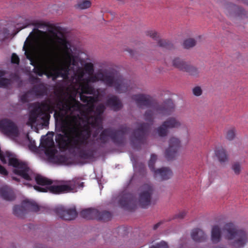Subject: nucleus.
Listing matches in <instances>:
<instances>
[{
    "label": "nucleus",
    "mask_w": 248,
    "mask_h": 248,
    "mask_svg": "<svg viewBox=\"0 0 248 248\" xmlns=\"http://www.w3.org/2000/svg\"><path fill=\"white\" fill-rule=\"evenodd\" d=\"M82 118L79 115L70 117L64 135L57 134L55 140L59 148L62 150H76L79 157L83 159H93L95 158L96 149L94 148L95 141L100 145L106 144L109 138L116 145H122L125 141V136L130 131V128L125 125L121 126L118 129L111 128L102 129L96 140L90 139L91 130L88 125H82Z\"/></svg>",
    "instance_id": "nucleus-1"
},
{
    "label": "nucleus",
    "mask_w": 248,
    "mask_h": 248,
    "mask_svg": "<svg viewBox=\"0 0 248 248\" xmlns=\"http://www.w3.org/2000/svg\"><path fill=\"white\" fill-rule=\"evenodd\" d=\"M132 99L139 108H152V109L147 110L144 114V120L149 123L139 124L138 127L133 133L131 140L132 146L138 150L141 144L146 143L147 136L154 124L155 118L170 115L174 110V105L171 99H168L161 105L153 106L151 97L144 94L133 95Z\"/></svg>",
    "instance_id": "nucleus-2"
},
{
    "label": "nucleus",
    "mask_w": 248,
    "mask_h": 248,
    "mask_svg": "<svg viewBox=\"0 0 248 248\" xmlns=\"http://www.w3.org/2000/svg\"><path fill=\"white\" fill-rule=\"evenodd\" d=\"M36 183L42 186H46L45 187L34 186V188L39 192H46L49 191L53 194L62 193L74 192L77 191V188L83 187L84 183L80 182L78 179L66 181L65 184L59 186H51L52 181L41 175L37 174L35 177Z\"/></svg>",
    "instance_id": "nucleus-3"
},
{
    "label": "nucleus",
    "mask_w": 248,
    "mask_h": 248,
    "mask_svg": "<svg viewBox=\"0 0 248 248\" xmlns=\"http://www.w3.org/2000/svg\"><path fill=\"white\" fill-rule=\"evenodd\" d=\"M224 237L232 240L231 245L235 248H243L248 242V233L243 229H238L232 222L226 223L223 228Z\"/></svg>",
    "instance_id": "nucleus-4"
},
{
    "label": "nucleus",
    "mask_w": 248,
    "mask_h": 248,
    "mask_svg": "<svg viewBox=\"0 0 248 248\" xmlns=\"http://www.w3.org/2000/svg\"><path fill=\"white\" fill-rule=\"evenodd\" d=\"M99 76L100 80L103 81L108 87H114L118 93H126L130 89L131 81L124 78L120 75L101 73Z\"/></svg>",
    "instance_id": "nucleus-5"
},
{
    "label": "nucleus",
    "mask_w": 248,
    "mask_h": 248,
    "mask_svg": "<svg viewBox=\"0 0 248 248\" xmlns=\"http://www.w3.org/2000/svg\"><path fill=\"white\" fill-rule=\"evenodd\" d=\"M25 54L27 58L30 60L31 64L34 66L33 72L37 75L42 77L43 75H52L53 61L49 54H47L41 61L36 62L31 56V52L25 50Z\"/></svg>",
    "instance_id": "nucleus-6"
},
{
    "label": "nucleus",
    "mask_w": 248,
    "mask_h": 248,
    "mask_svg": "<svg viewBox=\"0 0 248 248\" xmlns=\"http://www.w3.org/2000/svg\"><path fill=\"white\" fill-rule=\"evenodd\" d=\"M48 108L49 107L46 100L40 103H38L37 105L31 111L27 124L29 126H32L36 123L37 118L42 115H43L42 119L45 123L48 124L50 118Z\"/></svg>",
    "instance_id": "nucleus-7"
},
{
    "label": "nucleus",
    "mask_w": 248,
    "mask_h": 248,
    "mask_svg": "<svg viewBox=\"0 0 248 248\" xmlns=\"http://www.w3.org/2000/svg\"><path fill=\"white\" fill-rule=\"evenodd\" d=\"M49 107L48 112L52 113L55 109L62 110L63 111H71V100L64 101L60 96L56 99L50 98L46 99Z\"/></svg>",
    "instance_id": "nucleus-8"
},
{
    "label": "nucleus",
    "mask_w": 248,
    "mask_h": 248,
    "mask_svg": "<svg viewBox=\"0 0 248 248\" xmlns=\"http://www.w3.org/2000/svg\"><path fill=\"white\" fill-rule=\"evenodd\" d=\"M156 159V155L155 154H152L148 163L149 167L151 170L154 172L155 178H157L158 177L161 180L170 179L172 175V172L169 168L163 167L155 170V164Z\"/></svg>",
    "instance_id": "nucleus-9"
},
{
    "label": "nucleus",
    "mask_w": 248,
    "mask_h": 248,
    "mask_svg": "<svg viewBox=\"0 0 248 248\" xmlns=\"http://www.w3.org/2000/svg\"><path fill=\"white\" fill-rule=\"evenodd\" d=\"M58 40L57 42L59 46L57 47V50L63 54L65 58V61L64 64L70 67L71 65V44L65 37H60L57 35L56 33H54Z\"/></svg>",
    "instance_id": "nucleus-10"
},
{
    "label": "nucleus",
    "mask_w": 248,
    "mask_h": 248,
    "mask_svg": "<svg viewBox=\"0 0 248 248\" xmlns=\"http://www.w3.org/2000/svg\"><path fill=\"white\" fill-rule=\"evenodd\" d=\"M139 203L140 207L146 208L151 204V197L154 192L153 186L149 184H145L140 187Z\"/></svg>",
    "instance_id": "nucleus-11"
},
{
    "label": "nucleus",
    "mask_w": 248,
    "mask_h": 248,
    "mask_svg": "<svg viewBox=\"0 0 248 248\" xmlns=\"http://www.w3.org/2000/svg\"><path fill=\"white\" fill-rule=\"evenodd\" d=\"M105 109L104 105L100 104L98 105L95 110L96 114L93 116H89L88 115L85 116L87 124L86 125H91L93 128H97L98 129H102V120L101 117Z\"/></svg>",
    "instance_id": "nucleus-12"
},
{
    "label": "nucleus",
    "mask_w": 248,
    "mask_h": 248,
    "mask_svg": "<svg viewBox=\"0 0 248 248\" xmlns=\"http://www.w3.org/2000/svg\"><path fill=\"white\" fill-rule=\"evenodd\" d=\"M0 128L3 133L10 137H16L18 129L16 124L11 120L5 119L0 121Z\"/></svg>",
    "instance_id": "nucleus-13"
},
{
    "label": "nucleus",
    "mask_w": 248,
    "mask_h": 248,
    "mask_svg": "<svg viewBox=\"0 0 248 248\" xmlns=\"http://www.w3.org/2000/svg\"><path fill=\"white\" fill-rule=\"evenodd\" d=\"M54 211L61 218L66 220H73L78 215L75 207L67 208L61 205L56 207Z\"/></svg>",
    "instance_id": "nucleus-14"
},
{
    "label": "nucleus",
    "mask_w": 248,
    "mask_h": 248,
    "mask_svg": "<svg viewBox=\"0 0 248 248\" xmlns=\"http://www.w3.org/2000/svg\"><path fill=\"white\" fill-rule=\"evenodd\" d=\"M135 197L131 193L124 192L119 201L120 205L123 208L128 211H132L136 208Z\"/></svg>",
    "instance_id": "nucleus-15"
},
{
    "label": "nucleus",
    "mask_w": 248,
    "mask_h": 248,
    "mask_svg": "<svg viewBox=\"0 0 248 248\" xmlns=\"http://www.w3.org/2000/svg\"><path fill=\"white\" fill-rule=\"evenodd\" d=\"M180 146V140L175 138L170 140L169 147L165 151V157L168 160H170L176 156Z\"/></svg>",
    "instance_id": "nucleus-16"
},
{
    "label": "nucleus",
    "mask_w": 248,
    "mask_h": 248,
    "mask_svg": "<svg viewBox=\"0 0 248 248\" xmlns=\"http://www.w3.org/2000/svg\"><path fill=\"white\" fill-rule=\"evenodd\" d=\"M146 34L154 40L158 41V46L163 49L171 50L173 48V45L170 41L164 39L158 40L159 36L156 31H147Z\"/></svg>",
    "instance_id": "nucleus-17"
},
{
    "label": "nucleus",
    "mask_w": 248,
    "mask_h": 248,
    "mask_svg": "<svg viewBox=\"0 0 248 248\" xmlns=\"http://www.w3.org/2000/svg\"><path fill=\"white\" fill-rule=\"evenodd\" d=\"M30 91L35 97H40L46 95L47 89L44 83H41L33 86Z\"/></svg>",
    "instance_id": "nucleus-18"
},
{
    "label": "nucleus",
    "mask_w": 248,
    "mask_h": 248,
    "mask_svg": "<svg viewBox=\"0 0 248 248\" xmlns=\"http://www.w3.org/2000/svg\"><path fill=\"white\" fill-rule=\"evenodd\" d=\"M0 195L3 199L8 201H12L16 198L13 190L7 186L0 188Z\"/></svg>",
    "instance_id": "nucleus-19"
},
{
    "label": "nucleus",
    "mask_w": 248,
    "mask_h": 248,
    "mask_svg": "<svg viewBox=\"0 0 248 248\" xmlns=\"http://www.w3.org/2000/svg\"><path fill=\"white\" fill-rule=\"evenodd\" d=\"M106 105L114 111H118L123 107L121 100L115 95H112L107 99Z\"/></svg>",
    "instance_id": "nucleus-20"
},
{
    "label": "nucleus",
    "mask_w": 248,
    "mask_h": 248,
    "mask_svg": "<svg viewBox=\"0 0 248 248\" xmlns=\"http://www.w3.org/2000/svg\"><path fill=\"white\" fill-rule=\"evenodd\" d=\"M98 210L94 208H88L82 210L80 216L86 219H96L97 217Z\"/></svg>",
    "instance_id": "nucleus-21"
},
{
    "label": "nucleus",
    "mask_w": 248,
    "mask_h": 248,
    "mask_svg": "<svg viewBox=\"0 0 248 248\" xmlns=\"http://www.w3.org/2000/svg\"><path fill=\"white\" fill-rule=\"evenodd\" d=\"M191 236L194 241L198 242H203L206 238V236L204 232L199 228L194 229L192 231Z\"/></svg>",
    "instance_id": "nucleus-22"
},
{
    "label": "nucleus",
    "mask_w": 248,
    "mask_h": 248,
    "mask_svg": "<svg viewBox=\"0 0 248 248\" xmlns=\"http://www.w3.org/2000/svg\"><path fill=\"white\" fill-rule=\"evenodd\" d=\"M221 238V232L218 225H214L211 230V239L214 244L219 242Z\"/></svg>",
    "instance_id": "nucleus-23"
},
{
    "label": "nucleus",
    "mask_w": 248,
    "mask_h": 248,
    "mask_svg": "<svg viewBox=\"0 0 248 248\" xmlns=\"http://www.w3.org/2000/svg\"><path fill=\"white\" fill-rule=\"evenodd\" d=\"M228 8L230 14L234 16H245L246 14V11L242 7L235 4H230Z\"/></svg>",
    "instance_id": "nucleus-24"
},
{
    "label": "nucleus",
    "mask_w": 248,
    "mask_h": 248,
    "mask_svg": "<svg viewBox=\"0 0 248 248\" xmlns=\"http://www.w3.org/2000/svg\"><path fill=\"white\" fill-rule=\"evenodd\" d=\"M79 86L82 93L93 94L95 92L93 87L85 80L79 84Z\"/></svg>",
    "instance_id": "nucleus-25"
},
{
    "label": "nucleus",
    "mask_w": 248,
    "mask_h": 248,
    "mask_svg": "<svg viewBox=\"0 0 248 248\" xmlns=\"http://www.w3.org/2000/svg\"><path fill=\"white\" fill-rule=\"evenodd\" d=\"M27 209L25 205L23 204V201L21 205H15L13 208V214L19 217H23L27 213Z\"/></svg>",
    "instance_id": "nucleus-26"
},
{
    "label": "nucleus",
    "mask_w": 248,
    "mask_h": 248,
    "mask_svg": "<svg viewBox=\"0 0 248 248\" xmlns=\"http://www.w3.org/2000/svg\"><path fill=\"white\" fill-rule=\"evenodd\" d=\"M215 155L221 163L228 161V155L226 151L222 147L217 148L215 151Z\"/></svg>",
    "instance_id": "nucleus-27"
},
{
    "label": "nucleus",
    "mask_w": 248,
    "mask_h": 248,
    "mask_svg": "<svg viewBox=\"0 0 248 248\" xmlns=\"http://www.w3.org/2000/svg\"><path fill=\"white\" fill-rule=\"evenodd\" d=\"M84 94V93H82L81 92L80 93V99L83 102L91 105V106L89 108V110L90 111H93L94 109L93 104L95 102V98L92 96H87Z\"/></svg>",
    "instance_id": "nucleus-28"
},
{
    "label": "nucleus",
    "mask_w": 248,
    "mask_h": 248,
    "mask_svg": "<svg viewBox=\"0 0 248 248\" xmlns=\"http://www.w3.org/2000/svg\"><path fill=\"white\" fill-rule=\"evenodd\" d=\"M164 123L168 129L178 128L180 126L181 123L176 118L170 117L167 119Z\"/></svg>",
    "instance_id": "nucleus-29"
},
{
    "label": "nucleus",
    "mask_w": 248,
    "mask_h": 248,
    "mask_svg": "<svg viewBox=\"0 0 248 248\" xmlns=\"http://www.w3.org/2000/svg\"><path fill=\"white\" fill-rule=\"evenodd\" d=\"M187 64V62L178 57L175 58L172 60L173 66L182 71L184 70Z\"/></svg>",
    "instance_id": "nucleus-30"
},
{
    "label": "nucleus",
    "mask_w": 248,
    "mask_h": 248,
    "mask_svg": "<svg viewBox=\"0 0 248 248\" xmlns=\"http://www.w3.org/2000/svg\"><path fill=\"white\" fill-rule=\"evenodd\" d=\"M111 217L112 215L109 212L107 211L99 212L98 210L97 217H96V219L104 221H108L110 220Z\"/></svg>",
    "instance_id": "nucleus-31"
},
{
    "label": "nucleus",
    "mask_w": 248,
    "mask_h": 248,
    "mask_svg": "<svg viewBox=\"0 0 248 248\" xmlns=\"http://www.w3.org/2000/svg\"><path fill=\"white\" fill-rule=\"evenodd\" d=\"M91 6V2L89 0H78L75 5L77 9L84 10L89 8Z\"/></svg>",
    "instance_id": "nucleus-32"
},
{
    "label": "nucleus",
    "mask_w": 248,
    "mask_h": 248,
    "mask_svg": "<svg viewBox=\"0 0 248 248\" xmlns=\"http://www.w3.org/2000/svg\"><path fill=\"white\" fill-rule=\"evenodd\" d=\"M23 204L26 206L27 211L30 210L36 212L40 209L39 206L36 203L28 200L23 201Z\"/></svg>",
    "instance_id": "nucleus-33"
},
{
    "label": "nucleus",
    "mask_w": 248,
    "mask_h": 248,
    "mask_svg": "<svg viewBox=\"0 0 248 248\" xmlns=\"http://www.w3.org/2000/svg\"><path fill=\"white\" fill-rule=\"evenodd\" d=\"M70 70V67L63 63L59 69V74H61L62 77L66 79L68 78Z\"/></svg>",
    "instance_id": "nucleus-34"
},
{
    "label": "nucleus",
    "mask_w": 248,
    "mask_h": 248,
    "mask_svg": "<svg viewBox=\"0 0 248 248\" xmlns=\"http://www.w3.org/2000/svg\"><path fill=\"white\" fill-rule=\"evenodd\" d=\"M54 142L52 139L48 137L44 139H42L40 142V146L41 147L46 149L54 145Z\"/></svg>",
    "instance_id": "nucleus-35"
},
{
    "label": "nucleus",
    "mask_w": 248,
    "mask_h": 248,
    "mask_svg": "<svg viewBox=\"0 0 248 248\" xmlns=\"http://www.w3.org/2000/svg\"><path fill=\"white\" fill-rule=\"evenodd\" d=\"M183 71L188 73L191 76H197L199 74L198 69L196 67L189 64L188 63L186 65V67Z\"/></svg>",
    "instance_id": "nucleus-36"
},
{
    "label": "nucleus",
    "mask_w": 248,
    "mask_h": 248,
    "mask_svg": "<svg viewBox=\"0 0 248 248\" xmlns=\"http://www.w3.org/2000/svg\"><path fill=\"white\" fill-rule=\"evenodd\" d=\"M163 122L162 124L156 129V132L160 137H165L168 133V128Z\"/></svg>",
    "instance_id": "nucleus-37"
},
{
    "label": "nucleus",
    "mask_w": 248,
    "mask_h": 248,
    "mask_svg": "<svg viewBox=\"0 0 248 248\" xmlns=\"http://www.w3.org/2000/svg\"><path fill=\"white\" fill-rule=\"evenodd\" d=\"M81 104L76 99V96H71V111L73 110H78L80 109Z\"/></svg>",
    "instance_id": "nucleus-38"
},
{
    "label": "nucleus",
    "mask_w": 248,
    "mask_h": 248,
    "mask_svg": "<svg viewBox=\"0 0 248 248\" xmlns=\"http://www.w3.org/2000/svg\"><path fill=\"white\" fill-rule=\"evenodd\" d=\"M84 71L81 68L79 69L75 74V76L77 77V81L79 84H80L81 82L84 81L85 78H84Z\"/></svg>",
    "instance_id": "nucleus-39"
},
{
    "label": "nucleus",
    "mask_w": 248,
    "mask_h": 248,
    "mask_svg": "<svg viewBox=\"0 0 248 248\" xmlns=\"http://www.w3.org/2000/svg\"><path fill=\"white\" fill-rule=\"evenodd\" d=\"M196 45V41L193 38H189L184 41L183 46L185 48L188 49Z\"/></svg>",
    "instance_id": "nucleus-40"
},
{
    "label": "nucleus",
    "mask_w": 248,
    "mask_h": 248,
    "mask_svg": "<svg viewBox=\"0 0 248 248\" xmlns=\"http://www.w3.org/2000/svg\"><path fill=\"white\" fill-rule=\"evenodd\" d=\"M32 95L30 91H28L20 96V101L22 103H27L32 100L31 95Z\"/></svg>",
    "instance_id": "nucleus-41"
},
{
    "label": "nucleus",
    "mask_w": 248,
    "mask_h": 248,
    "mask_svg": "<svg viewBox=\"0 0 248 248\" xmlns=\"http://www.w3.org/2000/svg\"><path fill=\"white\" fill-rule=\"evenodd\" d=\"M241 164L239 162H234L232 166V169L236 175H239L241 171Z\"/></svg>",
    "instance_id": "nucleus-42"
},
{
    "label": "nucleus",
    "mask_w": 248,
    "mask_h": 248,
    "mask_svg": "<svg viewBox=\"0 0 248 248\" xmlns=\"http://www.w3.org/2000/svg\"><path fill=\"white\" fill-rule=\"evenodd\" d=\"M11 84V80L10 79L0 77V87L7 88L8 86Z\"/></svg>",
    "instance_id": "nucleus-43"
},
{
    "label": "nucleus",
    "mask_w": 248,
    "mask_h": 248,
    "mask_svg": "<svg viewBox=\"0 0 248 248\" xmlns=\"http://www.w3.org/2000/svg\"><path fill=\"white\" fill-rule=\"evenodd\" d=\"M45 150L46 154L49 156H53L57 153L54 145Z\"/></svg>",
    "instance_id": "nucleus-44"
},
{
    "label": "nucleus",
    "mask_w": 248,
    "mask_h": 248,
    "mask_svg": "<svg viewBox=\"0 0 248 248\" xmlns=\"http://www.w3.org/2000/svg\"><path fill=\"white\" fill-rule=\"evenodd\" d=\"M84 70L89 75L93 74L94 71L93 65L92 63H87L84 66Z\"/></svg>",
    "instance_id": "nucleus-45"
},
{
    "label": "nucleus",
    "mask_w": 248,
    "mask_h": 248,
    "mask_svg": "<svg viewBox=\"0 0 248 248\" xmlns=\"http://www.w3.org/2000/svg\"><path fill=\"white\" fill-rule=\"evenodd\" d=\"M235 130L234 128H232L229 130L226 134V138L230 140H232L235 137Z\"/></svg>",
    "instance_id": "nucleus-46"
},
{
    "label": "nucleus",
    "mask_w": 248,
    "mask_h": 248,
    "mask_svg": "<svg viewBox=\"0 0 248 248\" xmlns=\"http://www.w3.org/2000/svg\"><path fill=\"white\" fill-rule=\"evenodd\" d=\"M150 248H169L168 246L164 241H161L160 243L156 244L155 246H152Z\"/></svg>",
    "instance_id": "nucleus-47"
},
{
    "label": "nucleus",
    "mask_w": 248,
    "mask_h": 248,
    "mask_svg": "<svg viewBox=\"0 0 248 248\" xmlns=\"http://www.w3.org/2000/svg\"><path fill=\"white\" fill-rule=\"evenodd\" d=\"M11 62L17 64H18L19 63V58L18 56L15 53H13L12 55Z\"/></svg>",
    "instance_id": "nucleus-48"
},
{
    "label": "nucleus",
    "mask_w": 248,
    "mask_h": 248,
    "mask_svg": "<svg viewBox=\"0 0 248 248\" xmlns=\"http://www.w3.org/2000/svg\"><path fill=\"white\" fill-rule=\"evenodd\" d=\"M193 93L196 96H200L202 93V90L200 87H196L193 89Z\"/></svg>",
    "instance_id": "nucleus-49"
},
{
    "label": "nucleus",
    "mask_w": 248,
    "mask_h": 248,
    "mask_svg": "<svg viewBox=\"0 0 248 248\" xmlns=\"http://www.w3.org/2000/svg\"><path fill=\"white\" fill-rule=\"evenodd\" d=\"M186 212L183 210L176 214L174 216V218L183 219L186 217Z\"/></svg>",
    "instance_id": "nucleus-50"
},
{
    "label": "nucleus",
    "mask_w": 248,
    "mask_h": 248,
    "mask_svg": "<svg viewBox=\"0 0 248 248\" xmlns=\"http://www.w3.org/2000/svg\"><path fill=\"white\" fill-rule=\"evenodd\" d=\"M63 111L62 110H59V109H55L53 112H54V116L55 118L58 117L60 119H62L63 117V115L62 111Z\"/></svg>",
    "instance_id": "nucleus-51"
},
{
    "label": "nucleus",
    "mask_w": 248,
    "mask_h": 248,
    "mask_svg": "<svg viewBox=\"0 0 248 248\" xmlns=\"http://www.w3.org/2000/svg\"><path fill=\"white\" fill-rule=\"evenodd\" d=\"M84 80L89 83L90 82H95L98 80L97 77L95 76L85 78Z\"/></svg>",
    "instance_id": "nucleus-52"
},
{
    "label": "nucleus",
    "mask_w": 248,
    "mask_h": 248,
    "mask_svg": "<svg viewBox=\"0 0 248 248\" xmlns=\"http://www.w3.org/2000/svg\"><path fill=\"white\" fill-rule=\"evenodd\" d=\"M29 80L31 83L38 82L40 81V79L32 75H31L29 77Z\"/></svg>",
    "instance_id": "nucleus-53"
},
{
    "label": "nucleus",
    "mask_w": 248,
    "mask_h": 248,
    "mask_svg": "<svg viewBox=\"0 0 248 248\" xmlns=\"http://www.w3.org/2000/svg\"><path fill=\"white\" fill-rule=\"evenodd\" d=\"M0 174L6 176L8 174V171L5 168L0 164Z\"/></svg>",
    "instance_id": "nucleus-54"
},
{
    "label": "nucleus",
    "mask_w": 248,
    "mask_h": 248,
    "mask_svg": "<svg viewBox=\"0 0 248 248\" xmlns=\"http://www.w3.org/2000/svg\"><path fill=\"white\" fill-rule=\"evenodd\" d=\"M71 59L72 61L71 65L76 66L77 64L75 58L73 56L71 53Z\"/></svg>",
    "instance_id": "nucleus-55"
},
{
    "label": "nucleus",
    "mask_w": 248,
    "mask_h": 248,
    "mask_svg": "<svg viewBox=\"0 0 248 248\" xmlns=\"http://www.w3.org/2000/svg\"><path fill=\"white\" fill-rule=\"evenodd\" d=\"M127 51L129 53L130 56L132 57H134V55H135V51H134L133 50H132V49H128L127 50Z\"/></svg>",
    "instance_id": "nucleus-56"
},
{
    "label": "nucleus",
    "mask_w": 248,
    "mask_h": 248,
    "mask_svg": "<svg viewBox=\"0 0 248 248\" xmlns=\"http://www.w3.org/2000/svg\"><path fill=\"white\" fill-rule=\"evenodd\" d=\"M162 223V221H160V222H158L157 223L155 224L154 226V227H153V229L154 230H156L157 229L159 226Z\"/></svg>",
    "instance_id": "nucleus-57"
},
{
    "label": "nucleus",
    "mask_w": 248,
    "mask_h": 248,
    "mask_svg": "<svg viewBox=\"0 0 248 248\" xmlns=\"http://www.w3.org/2000/svg\"><path fill=\"white\" fill-rule=\"evenodd\" d=\"M6 74V72L3 70H0V77L4 76Z\"/></svg>",
    "instance_id": "nucleus-58"
},
{
    "label": "nucleus",
    "mask_w": 248,
    "mask_h": 248,
    "mask_svg": "<svg viewBox=\"0 0 248 248\" xmlns=\"http://www.w3.org/2000/svg\"><path fill=\"white\" fill-rule=\"evenodd\" d=\"M98 134V132H97V131H95V132L93 133V137L94 139V138H95L97 137V136Z\"/></svg>",
    "instance_id": "nucleus-59"
},
{
    "label": "nucleus",
    "mask_w": 248,
    "mask_h": 248,
    "mask_svg": "<svg viewBox=\"0 0 248 248\" xmlns=\"http://www.w3.org/2000/svg\"><path fill=\"white\" fill-rule=\"evenodd\" d=\"M35 25V24H34V23H33V22H31V23H28L26 26H25L23 27V28H25L27 27V26H29V25Z\"/></svg>",
    "instance_id": "nucleus-60"
},
{
    "label": "nucleus",
    "mask_w": 248,
    "mask_h": 248,
    "mask_svg": "<svg viewBox=\"0 0 248 248\" xmlns=\"http://www.w3.org/2000/svg\"><path fill=\"white\" fill-rule=\"evenodd\" d=\"M36 248H44L42 245L39 244V245H38L37 246H36Z\"/></svg>",
    "instance_id": "nucleus-61"
},
{
    "label": "nucleus",
    "mask_w": 248,
    "mask_h": 248,
    "mask_svg": "<svg viewBox=\"0 0 248 248\" xmlns=\"http://www.w3.org/2000/svg\"><path fill=\"white\" fill-rule=\"evenodd\" d=\"M13 179L15 180H16V181H19V179L15 177H13Z\"/></svg>",
    "instance_id": "nucleus-62"
},
{
    "label": "nucleus",
    "mask_w": 248,
    "mask_h": 248,
    "mask_svg": "<svg viewBox=\"0 0 248 248\" xmlns=\"http://www.w3.org/2000/svg\"><path fill=\"white\" fill-rule=\"evenodd\" d=\"M109 13L111 16H112L114 14L112 12H109Z\"/></svg>",
    "instance_id": "nucleus-63"
},
{
    "label": "nucleus",
    "mask_w": 248,
    "mask_h": 248,
    "mask_svg": "<svg viewBox=\"0 0 248 248\" xmlns=\"http://www.w3.org/2000/svg\"><path fill=\"white\" fill-rule=\"evenodd\" d=\"M61 158H64V157L63 156H61Z\"/></svg>",
    "instance_id": "nucleus-64"
}]
</instances>
